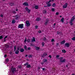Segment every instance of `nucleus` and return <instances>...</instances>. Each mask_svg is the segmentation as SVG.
<instances>
[{"label": "nucleus", "instance_id": "nucleus-3", "mask_svg": "<svg viewBox=\"0 0 75 75\" xmlns=\"http://www.w3.org/2000/svg\"><path fill=\"white\" fill-rule=\"evenodd\" d=\"M25 25L26 27H29L30 25V23L29 21H26Z\"/></svg>", "mask_w": 75, "mask_h": 75}, {"label": "nucleus", "instance_id": "nucleus-54", "mask_svg": "<svg viewBox=\"0 0 75 75\" xmlns=\"http://www.w3.org/2000/svg\"><path fill=\"white\" fill-rule=\"evenodd\" d=\"M49 57H50V58H51V56L50 55H49Z\"/></svg>", "mask_w": 75, "mask_h": 75}, {"label": "nucleus", "instance_id": "nucleus-37", "mask_svg": "<svg viewBox=\"0 0 75 75\" xmlns=\"http://www.w3.org/2000/svg\"><path fill=\"white\" fill-rule=\"evenodd\" d=\"M16 46H14V51H16Z\"/></svg>", "mask_w": 75, "mask_h": 75}, {"label": "nucleus", "instance_id": "nucleus-52", "mask_svg": "<svg viewBox=\"0 0 75 75\" xmlns=\"http://www.w3.org/2000/svg\"><path fill=\"white\" fill-rule=\"evenodd\" d=\"M6 48H8V45H6Z\"/></svg>", "mask_w": 75, "mask_h": 75}, {"label": "nucleus", "instance_id": "nucleus-6", "mask_svg": "<svg viewBox=\"0 0 75 75\" xmlns=\"http://www.w3.org/2000/svg\"><path fill=\"white\" fill-rule=\"evenodd\" d=\"M68 6V4L66 3L64 5H63V8H65L66 7H67V6Z\"/></svg>", "mask_w": 75, "mask_h": 75}, {"label": "nucleus", "instance_id": "nucleus-18", "mask_svg": "<svg viewBox=\"0 0 75 75\" xmlns=\"http://www.w3.org/2000/svg\"><path fill=\"white\" fill-rule=\"evenodd\" d=\"M41 20V18H36V21H40Z\"/></svg>", "mask_w": 75, "mask_h": 75}, {"label": "nucleus", "instance_id": "nucleus-48", "mask_svg": "<svg viewBox=\"0 0 75 75\" xmlns=\"http://www.w3.org/2000/svg\"><path fill=\"white\" fill-rule=\"evenodd\" d=\"M1 17H3V14L1 15Z\"/></svg>", "mask_w": 75, "mask_h": 75}, {"label": "nucleus", "instance_id": "nucleus-57", "mask_svg": "<svg viewBox=\"0 0 75 75\" xmlns=\"http://www.w3.org/2000/svg\"><path fill=\"white\" fill-rule=\"evenodd\" d=\"M42 69V71H43L44 70H45V68H43Z\"/></svg>", "mask_w": 75, "mask_h": 75}, {"label": "nucleus", "instance_id": "nucleus-20", "mask_svg": "<svg viewBox=\"0 0 75 75\" xmlns=\"http://www.w3.org/2000/svg\"><path fill=\"white\" fill-rule=\"evenodd\" d=\"M19 52V51L18 50H16V51L15 52V54H18Z\"/></svg>", "mask_w": 75, "mask_h": 75}, {"label": "nucleus", "instance_id": "nucleus-23", "mask_svg": "<svg viewBox=\"0 0 75 75\" xmlns=\"http://www.w3.org/2000/svg\"><path fill=\"white\" fill-rule=\"evenodd\" d=\"M28 64H29V63L27 62L26 63L24 64V65H25V66H26V65L27 66Z\"/></svg>", "mask_w": 75, "mask_h": 75}, {"label": "nucleus", "instance_id": "nucleus-49", "mask_svg": "<svg viewBox=\"0 0 75 75\" xmlns=\"http://www.w3.org/2000/svg\"><path fill=\"white\" fill-rule=\"evenodd\" d=\"M30 46H33V44H31L30 45Z\"/></svg>", "mask_w": 75, "mask_h": 75}, {"label": "nucleus", "instance_id": "nucleus-45", "mask_svg": "<svg viewBox=\"0 0 75 75\" xmlns=\"http://www.w3.org/2000/svg\"><path fill=\"white\" fill-rule=\"evenodd\" d=\"M43 40H44V41H45L46 40V38H43Z\"/></svg>", "mask_w": 75, "mask_h": 75}, {"label": "nucleus", "instance_id": "nucleus-44", "mask_svg": "<svg viewBox=\"0 0 75 75\" xmlns=\"http://www.w3.org/2000/svg\"><path fill=\"white\" fill-rule=\"evenodd\" d=\"M38 33H41V31H38Z\"/></svg>", "mask_w": 75, "mask_h": 75}, {"label": "nucleus", "instance_id": "nucleus-25", "mask_svg": "<svg viewBox=\"0 0 75 75\" xmlns=\"http://www.w3.org/2000/svg\"><path fill=\"white\" fill-rule=\"evenodd\" d=\"M27 42V38H25V39L24 40V42H25V43H26V42Z\"/></svg>", "mask_w": 75, "mask_h": 75}, {"label": "nucleus", "instance_id": "nucleus-50", "mask_svg": "<svg viewBox=\"0 0 75 75\" xmlns=\"http://www.w3.org/2000/svg\"><path fill=\"white\" fill-rule=\"evenodd\" d=\"M17 50H20V47H17Z\"/></svg>", "mask_w": 75, "mask_h": 75}, {"label": "nucleus", "instance_id": "nucleus-15", "mask_svg": "<svg viewBox=\"0 0 75 75\" xmlns=\"http://www.w3.org/2000/svg\"><path fill=\"white\" fill-rule=\"evenodd\" d=\"M65 40H63V41L61 42V44H64L65 43Z\"/></svg>", "mask_w": 75, "mask_h": 75}, {"label": "nucleus", "instance_id": "nucleus-61", "mask_svg": "<svg viewBox=\"0 0 75 75\" xmlns=\"http://www.w3.org/2000/svg\"><path fill=\"white\" fill-rule=\"evenodd\" d=\"M55 24H55V23L54 24V25L55 26Z\"/></svg>", "mask_w": 75, "mask_h": 75}, {"label": "nucleus", "instance_id": "nucleus-10", "mask_svg": "<svg viewBox=\"0 0 75 75\" xmlns=\"http://www.w3.org/2000/svg\"><path fill=\"white\" fill-rule=\"evenodd\" d=\"M64 18H62L61 20L60 21L62 22V23H64Z\"/></svg>", "mask_w": 75, "mask_h": 75}, {"label": "nucleus", "instance_id": "nucleus-13", "mask_svg": "<svg viewBox=\"0 0 75 75\" xmlns=\"http://www.w3.org/2000/svg\"><path fill=\"white\" fill-rule=\"evenodd\" d=\"M20 51H21V52H23V51H24V50L23 49H21L20 50Z\"/></svg>", "mask_w": 75, "mask_h": 75}, {"label": "nucleus", "instance_id": "nucleus-38", "mask_svg": "<svg viewBox=\"0 0 75 75\" xmlns=\"http://www.w3.org/2000/svg\"><path fill=\"white\" fill-rule=\"evenodd\" d=\"M24 48L26 50L27 49V46H26V45H25Z\"/></svg>", "mask_w": 75, "mask_h": 75}, {"label": "nucleus", "instance_id": "nucleus-16", "mask_svg": "<svg viewBox=\"0 0 75 75\" xmlns=\"http://www.w3.org/2000/svg\"><path fill=\"white\" fill-rule=\"evenodd\" d=\"M32 41L34 42V41H35V39L34 38H33V39H32Z\"/></svg>", "mask_w": 75, "mask_h": 75}, {"label": "nucleus", "instance_id": "nucleus-40", "mask_svg": "<svg viewBox=\"0 0 75 75\" xmlns=\"http://www.w3.org/2000/svg\"><path fill=\"white\" fill-rule=\"evenodd\" d=\"M37 28H38V26L37 25L35 26V29H37Z\"/></svg>", "mask_w": 75, "mask_h": 75}, {"label": "nucleus", "instance_id": "nucleus-26", "mask_svg": "<svg viewBox=\"0 0 75 75\" xmlns=\"http://www.w3.org/2000/svg\"><path fill=\"white\" fill-rule=\"evenodd\" d=\"M31 65L30 64H28L27 66V68H30Z\"/></svg>", "mask_w": 75, "mask_h": 75}, {"label": "nucleus", "instance_id": "nucleus-46", "mask_svg": "<svg viewBox=\"0 0 75 75\" xmlns=\"http://www.w3.org/2000/svg\"><path fill=\"white\" fill-rule=\"evenodd\" d=\"M44 62H42L41 63V64L42 65H43V64H44Z\"/></svg>", "mask_w": 75, "mask_h": 75}, {"label": "nucleus", "instance_id": "nucleus-22", "mask_svg": "<svg viewBox=\"0 0 75 75\" xmlns=\"http://www.w3.org/2000/svg\"><path fill=\"white\" fill-rule=\"evenodd\" d=\"M36 50H38L39 49H40V47H35Z\"/></svg>", "mask_w": 75, "mask_h": 75}, {"label": "nucleus", "instance_id": "nucleus-59", "mask_svg": "<svg viewBox=\"0 0 75 75\" xmlns=\"http://www.w3.org/2000/svg\"><path fill=\"white\" fill-rule=\"evenodd\" d=\"M52 45H54V42H52Z\"/></svg>", "mask_w": 75, "mask_h": 75}, {"label": "nucleus", "instance_id": "nucleus-63", "mask_svg": "<svg viewBox=\"0 0 75 75\" xmlns=\"http://www.w3.org/2000/svg\"><path fill=\"white\" fill-rule=\"evenodd\" d=\"M71 75H75L74 74H72Z\"/></svg>", "mask_w": 75, "mask_h": 75}, {"label": "nucleus", "instance_id": "nucleus-21", "mask_svg": "<svg viewBox=\"0 0 75 75\" xmlns=\"http://www.w3.org/2000/svg\"><path fill=\"white\" fill-rule=\"evenodd\" d=\"M35 9H38V6H36L35 7Z\"/></svg>", "mask_w": 75, "mask_h": 75}, {"label": "nucleus", "instance_id": "nucleus-2", "mask_svg": "<svg viewBox=\"0 0 75 75\" xmlns=\"http://www.w3.org/2000/svg\"><path fill=\"white\" fill-rule=\"evenodd\" d=\"M63 58H64V57H61L59 58L60 61V62L63 63L65 62V59H63Z\"/></svg>", "mask_w": 75, "mask_h": 75}, {"label": "nucleus", "instance_id": "nucleus-28", "mask_svg": "<svg viewBox=\"0 0 75 75\" xmlns=\"http://www.w3.org/2000/svg\"><path fill=\"white\" fill-rule=\"evenodd\" d=\"M8 61H9L8 59H6V64H7V62H8Z\"/></svg>", "mask_w": 75, "mask_h": 75}, {"label": "nucleus", "instance_id": "nucleus-12", "mask_svg": "<svg viewBox=\"0 0 75 75\" xmlns=\"http://www.w3.org/2000/svg\"><path fill=\"white\" fill-rule=\"evenodd\" d=\"M73 21L72 20H71V21L70 22V25H73V23H72Z\"/></svg>", "mask_w": 75, "mask_h": 75}, {"label": "nucleus", "instance_id": "nucleus-14", "mask_svg": "<svg viewBox=\"0 0 75 75\" xmlns=\"http://www.w3.org/2000/svg\"><path fill=\"white\" fill-rule=\"evenodd\" d=\"M75 19V16H74L72 19H71V20H72V21H74V20Z\"/></svg>", "mask_w": 75, "mask_h": 75}, {"label": "nucleus", "instance_id": "nucleus-56", "mask_svg": "<svg viewBox=\"0 0 75 75\" xmlns=\"http://www.w3.org/2000/svg\"><path fill=\"white\" fill-rule=\"evenodd\" d=\"M57 34H59V32H57Z\"/></svg>", "mask_w": 75, "mask_h": 75}, {"label": "nucleus", "instance_id": "nucleus-51", "mask_svg": "<svg viewBox=\"0 0 75 75\" xmlns=\"http://www.w3.org/2000/svg\"><path fill=\"white\" fill-rule=\"evenodd\" d=\"M4 57H5V58H6V57H7V55H4Z\"/></svg>", "mask_w": 75, "mask_h": 75}, {"label": "nucleus", "instance_id": "nucleus-35", "mask_svg": "<svg viewBox=\"0 0 75 75\" xmlns=\"http://www.w3.org/2000/svg\"><path fill=\"white\" fill-rule=\"evenodd\" d=\"M52 6H53V7H55V4H53L52 5Z\"/></svg>", "mask_w": 75, "mask_h": 75}, {"label": "nucleus", "instance_id": "nucleus-29", "mask_svg": "<svg viewBox=\"0 0 75 75\" xmlns=\"http://www.w3.org/2000/svg\"><path fill=\"white\" fill-rule=\"evenodd\" d=\"M15 22H16L15 20H13L12 22V23L14 24V23H15Z\"/></svg>", "mask_w": 75, "mask_h": 75}, {"label": "nucleus", "instance_id": "nucleus-42", "mask_svg": "<svg viewBox=\"0 0 75 75\" xmlns=\"http://www.w3.org/2000/svg\"><path fill=\"white\" fill-rule=\"evenodd\" d=\"M31 49V48H30V47H28V50H30V49Z\"/></svg>", "mask_w": 75, "mask_h": 75}, {"label": "nucleus", "instance_id": "nucleus-11", "mask_svg": "<svg viewBox=\"0 0 75 75\" xmlns=\"http://www.w3.org/2000/svg\"><path fill=\"white\" fill-rule=\"evenodd\" d=\"M47 61V59H43L42 60V62H46Z\"/></svg>", "mask_w": 75, "mask_h": 75}, {"label": "nucleus", "instance_id": "nucleus-60", "mask_svg": "<svg viewBox=\"0 0 75 75\" xmlns=\"http://www.w3.org/2000/svg\"><path fill=\"white\" fill-rule=\"evenodd\" d=\"M56 45L57 46V45H58V43H57L56 44Z\"/></svg>", "mask_w": 75, "mask_h": 75}, {"label": "nucleus", "instance_id": "nucleus-43", "mask_svg": "<svg viewBox=\"0 0 75 75\" xmlns=\"http://www.w3.org/2000/svg\"><path fill=\"white\" fill-rule=\"evenodd\" d=\"M58 14H59V13H58V12L56 13V15H58Z\"/></svg>", "mask_w": 75, "mask_h": 75}, {"label": "nucleus", "instance_id": "nucleus-17", "mask_svg": "<svg viewBox=\"0 0 75 75\" xmlns=\"http://www.w3.org/2000/svg\"><path fill=\"white\" fill-rule=\"evenodd\" d=\"M43 13L44 14H46L47 13V11H46V10H43Z\"/></svg>", "mask_w": 75, "mask_h": 75}, {"label": "nucleus", "instance_id": "nucleus-64", "mask_svg": "<svg viewBox=\"0 0 75 75\" xmlns=\"http://www.w3.org/2000/svg\"><path fill=\"white\" fill-rule=\"evenodd\" d=\"M60 17H62V16H60Z\"/></svg>", "mask_w": 75, "mask_h": 75}, {"label": "nucleus", "instance_id": "nucleus-36", "mask_svg": "<svg viewBox=\"0 0 75 75\" xmlns=\"http://www.w3.org/2000/svg\"><path fill=\"white\" fill-rule=\"evenodd\" d=\"M54 10H55V9H54V8H52V11H54Z\"/></svg>", "mask_w": 75, "mask_h": 75}, {"label": "nucleus", "instance_id": "nucleus-47", "mask_svg": "<svg viewBox=\"0 0 75 75\" xmlns=\"http://www.w3.org/2000/svg\"><path fill=\"white\" fill-rule=\"evenodd\" d=\"M44 55H47V53H44Z\"/></svg>", "mask_w": 75, "mask_h": 75}, {"label": "nucleus", "instance_id": "nucleus-33", "mask_svg": "<svg viewBox=\"0 0 75 75\" xmlns=\"http://www.w3.org/2000/svg\"><path fill=\"white\" fill-rule=\"evenodd\" d=\"M59 57V55H57L56 56V57L57 59H58V58Z\"/></svg>", "mask_w": 75, "mask_h": 75}, {"label": "nucleus", "instance_id": "nucleus-31", "mask_svg": "<svg viewBox=\"0 0 75 75\" xmlns=\"http://www.w3.org/2000/svg\"><path fill=\"white\" fill-rule=\"evenodd\" d=\"M71 40L73 41H75V37H74L73 38H72Z\"/></svg>", "mask_w": 75, "mask_h": 75}, {"label": "nucleus", "instance_id": "nucleus-1", "mask_svg": "<svg viewBox=\"0 0 75 75\" xmlns=\"http://www.w3.org/2000/svg\"><path fill=\"white\" fill-rule=\"evenodd\" d=\"M52 1L51 0H50L48 2H46V4H47V6H45V7H50L51 6V4L50 3V2H51Z\"/></svg>", "mask_w": 75, "mask_h": 75}, {"label": "nucleus", "instance_id": "nucleus-34", "mask_svg": "<svg viewBox=\"0 0 75 75\" xmlns=\"http://www.w3.org/2000/svg\"><path fill=\"white\" fill-rule=\"evenodd\" d=\"M3 37L1 35L0 36V40H1V39H3Z\"/></svg>", "mask_w": 75, "mask_h": 75}, {"label": "nucleus", "instance_id": "nucleus-53", "mask_svg": "<svg viewBox=\"0 0 75 75\" xmlns=\"http://www.w3.org/2000/svg\"><path fill=\"white\" fill-rule=\"evenodd\" d=\"M11 6H13V5H14V4L13 3H11Z\"/></svg>", "mask_w": 75, "mask_h": 75}, {"label": "nucleus", "instance_id": "nucleus-58", "mask_svg": "<svg viewBox=\"0 0 75 75\" xmlns=\"http://www.w3.org/2000/svg\"><path fill=\"white\" fill-rule=\"evenodd\" d=\"M28 56V55H26L25 56V57H27Z\"/></svg>", "mask_w": 75, "mask_h": 75}, {"label": "nucleus", "instance_id": "nucleus-24", "mask_svg": "<svg viewBox=\"0 0 75 75\" xmlns=\"http://www.w3.org/2000/svg\"><path fill=\"white\" fill-rule=\"evenodd\" d=\"M62 52L63 53H66V51L65 50H62Z\"/></svg>", "mask_w": 75, "mask_h": 75}, {"label": "nucleus", "instance_id": "nucleus-27", "mask_svg": "<svg viewBox=\"0 0 75 75\" xmlns=\"http://www.w3.org/2000/svg\"><path fill=\"white\" fill-rule=\"evenodd\" d=\"M7 38V36H6L4 38V41H6V39Z\"/></svg>", "mask_w": 75, "mask_h": 75}, {"label": "nucleus", "instance_id": "nucleus-39", "mask_svg": "<svg viewBox=\"0 0 75 75\" xmlns=\"http://www.w3.org/2000/svg\"><path fill=\"white\" fill-rule=\"evenodd\" d=\"M51 41V42H54L55 41L54 40V39H52Z\"/></svg>", "mask_w": 75, "mask_h": 75}, {"label": "nucleus", "instance_id": "nucleus-8", "mask_svg": "<svg viewBox=\"0 0 75 75\" xmlns=\"http://www.w3.org/2000/svg\"><path fill=\"white\" fill-rule=\"evenodd\" d=\"M25 10H27V11L28 12V13H30V10L28 9V8L26 7L25 8Z\"/></svg>", "mask_w": 75, "mask_h": 75}, {"label": "nucleus", "instance_id": "nucleus-9", "mask_svg": "<svg viewBox=\"0 0 75 75\" xmlns=\"http://www.w3.org/2000/svg\"><path fill=\"white\" fill-rule=\"evenodd\" d=\"M12 71L13 72H16V69L15 68L12 69Z\"/></svg>", "mask_w": 75, "mask_h": 75}, {"label": "nucleus", "instance_id": "nucleus-30", "mask_svg": "<svg viewBox=\"0 0 75 75\" xmlns=\"http://www.w3.org/2000/svg\"><path fill=\"white\" fill-rule=\"evenodd\" d=\"M27 42H30V39H28V40H27Z\"/></svg>", "mask_w": 75, "mask_h": 75}, {"label": "nucleus", "instance_id": "nucleus-32", "mask_svg": "<svg viewBox=\"0 0 75 75\" xmlns=\"http://www.w3.org/2000/svg\"><path fill=\"white\" fill-rule=\"evenodd\" d=\"M45 44L44 43V42H42V47H44V45H45Z\"/></svg>", "mask_w": 75, "mask_h": 75}, {"label": "nucleus", "instance_id": "nucleus-5", "mask_svg": "<svg viewBox=\"0 0 75 75\" xmlns=\"http://www.w3.org/2000/svg\"><path fill=\"white\" fill-rule=\"evenodd\" d=\"M23 6H28V4L27 2H25L23 3Z\"/></svg>", "mask_w": 75, "mask_h": 75}, {"label": "nucleus", "instance_id": "nucleus-41", "mask_svg": "<svg viewBox=\"0 0 75 75\" xmlns=\"http://www.w3.org/2000/svg\"><path fill=\"white\" fill-rule=\"evenodd\" d=\"M29 58H31V57H32V56L31 55H30L29 56Z\"/></svg>", "mask_w": 75, "mask_h": 75}, {"label": "nucleus", "instance_id": "nucleus-4", "mask_svg": "<svg viewBox=\"0 0 75 75\" xmlns=\"http://www.w3.org/2000/svg\"><path fill=\"white\" fill-rule=\"evenodd\" d=\"M23 24L19 25L18 26V28H23Z\"/></svg>", "mask_w": 75, "mask_h": 75}, {"label": "nucleus", "instance_id": "nucleus-62", "mask_svg": "<svg viewBox=\"0 0 75 75\" xmlns=\"http://www.w3.org/2000/svg\"><path fill=\"white\" fill-rule=\"evenodd\" d=\"M18 10L17 9H16V11H17Z\"/></svg>", "mask_w": 75, "mask_h": 75}, {"label": "nucleus", "instance_id": "nucleus-55", "mask_svg": "<svg viewBox=\"0 0 75 75\" xmlns=\"http://www.w3.org/2000/svg\"><path fill=\"white\" fill-rule=\"evenodd\" d=\"M13 13H16V11H14L13 12Z\"/></svg>", "mask_w": 75, "mask_h": 75}, {"label": "nucleus", "instance_id": "nucleus-19", "mask_svg": "<svg viewBox=\"0 0 75 75\" xmlns=\"http://www.w3.org/2000/svg\"><path fill=\"white\" fill-rule=\"evenodd\" d=\"M48 22H49V20H47V21L45 22V25H47L48 24Z\"/></svg>", "mask_w": 75, "mask_h": 75}, {"label": "nucleus", "instance_id": "nucleus-7", "mask_svg": "<svg viewBox=\"0 0 75 75\" xmlns=\"http://www.w3.org/2000/svg\"><path fill=\"white\" fill-rule=\"evenodd\" d=\"M65 45L66 47H69V44L68 43H66L65 44Z\"/></svg>", "mask_w": 75, "mask_h": 75}]
</instances>
